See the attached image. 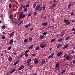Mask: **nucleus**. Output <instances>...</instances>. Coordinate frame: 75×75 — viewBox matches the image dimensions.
<instances>
[{
    "instance_id": "1",
    "label": "nucleus",
    "mask_w": 75,
    "mask_h": 75,
    "mask_svg": "<svg viewBox=\"0 0 75 75\" xmlns=\"http://www.w3.org/2000/svg\"><path fill=\"white\" fill-rule=\"evenodd\" d=\"M41 6L40 5H38L37 7L35 8V10H36V11H38L39 10V11H41L42 10V8H43V7Z\"/></svg>"
},
{
    "instance_id": "2",
    "label": "nucleus",
    "mask_w": 75,
    "mask_h": 75,
    "mask_svg": "<svg viewBox=\"0 0 75 75\" xmlns=\"http://www.w3.org/2000/svg\"><path fill=\"white\" fill-rule=\"evenodd\" d=\"M25 17V15H24L23 13H21L19 17L20 18H24Z\"/></svg>"
},
{
    "instance_id": "3",
    "label": "nucleus",
    "mask_w": 75,
    "mask_h": 75,
    "mask_svg": "<svg viewBox=\"0 0 75 75\" xmlns=\"http://www.w3.org/2000/svg\"><path fill=\"white\" fill-rule=\"evenodd\" d=\"M40 47L41 48H45L46 46H47L46 45V44L44 43H42L40 44Z\"/></svg>"
},
{
    "instance_id": "4",
    "label": "nucleus",
    "mask_w": 75,
    "mask_h": 75,
    "mask_svg": "<svg viewBox=\"0 0 75 75\" xmlns=\"http://www.w3.org/2000/svg\"><path fill=\"white\" fill-rule=\"evenodd\" d=\"M34 62L36 64H37L38 62V59L36 58H35L34 59Z\"/></svg>"
},
{
    "instance_id": "5",
    "label": "nucleus",
    "mask_w": 75,
    "mask_h": 75,
    "mask_svg": "<svg viewBox=\"0 0 75 75\" xmlns=\"http://www.w3.org/2000/svg\"><path fill=\"white\" fill-rule=\"evenodd\" d=\"M45 62H46L45 60H43L41 62V65H44V64L45 63Z\"/></svg>"
},
{
    "instance_id": "6",
    "label": "nucleus",
    "mask_w": 75,
    "mask_h": 75,
    "mask_svg": "<svg viewBox=\"0 0 75 75\" xmlns=\"http://www.w3.org/2000/svg\"><path fill=\"white\" fill-rule=\"evenodd\" d=\"M59 63H57L56 65V68L57 69L59 68Z\"/></svg>"
},
{
    "instance_id": "7",
    "label": "nucleus",
    "mask_w": 75,
    "mask_h": 75,
    "mask_svg": "<svg viewBox=\"0 0 75 75\" xmlns=\"http://www.w3.org/2000/svg\"><path fill=\"white\" fill-rule=\"evenodd\" d=\"M71 5H73L72 4H69L68 5V8L69 9H71Z\"/></svg>"
},
{
    "instance_id": "8",
    "label": "nucleus",
    "mask_w": 75,
    "mask_h": 75,
    "mask_svg": "<svg viewBox=\"0 0 75 75\" xmlns=\"http://www.w3.org/2000/svg\"><path fill=\"white\" fill-rule=\"evenodd\" d=\"M68 46H69L68 44H67L66 45H65L64 46L63 48V49L67 48H68Z\"/></svg>"
},
{
    "instance_id": "9",
    "label": "nucleus",
    "mask_w": 75,
    "mask_h": 75,
    "mask_svg": "<svg viewBox=\"0 0 75 75\" xmlns=\"http://www.w3.org/2000/svg\"><path fill=\"white\" fill-rule=\"evenodd\" d=\"M14 41L13 40V39H11L9 42V44H11L12 43H13V42Z\"/></svg>"
},
{
    "instance_id": "10",
    "label": "nucleus",
    "mask_w": 75,
    "mask_h": 75,
    "mask_svg": "<svg viewBox=\"0 0 75 75\" xmlns=\"http://www.w3.org/2000/svg\"><path fill=\"white\" fill-rule=\"evenodd\" d=\"M62 54V53L61 52H60L57 54V56H60V55H61Z\"/></svg>"
},
{
    "instance_id": "11",
    "label": "nucleus",
    "mask_w": 75,
    "mask_h": 75,
    "mask_svg": "<svg viewBox=\"0 0 75 75\" xmlns=\"http://www.w3.org/2000/svg\"><path fill=\"white\" fill-rule=\"evenodd\" d=\"M65 59L66 60H69V59H70V56H67L65 58Z\"/></svg>"
},
{
    "instance_id": "12",
    "label": "nucleus",
    "mask_w": 75,
    "mask_h": 75,
    "mask_svg": "<svg viewBox=\"0 0 75 75\" xmlns=\"http://www.w3.org/2000/svg\"><path fill=\"white\" fill-rule=\"evenodd\" d=\"M40 39H44V38H45V36H44V35H41L40 37Z\"/></svg>"
},
{
    "instance_id": "13",
    "label": "nucleus",
    "mask_w": 75,
    "mask_h": 75,
    "mask_svg": "<svg viewBox=\"0 0 75 75\" xmlns=\"http://www.w3.org/2000/svg\"><path fill=\"white\" fill-rule=\"evenodd\" d=\"M12 59H13L12 58V57H11V56H9L8 60H9V61H11V60H12Z\"/></svg>"
},
{
    "instance_id": "14",
    "label": "nucleus",
    "mask_w": 75,
    "mask_h": 75,
    "mask_svg": "<svg viewBox=\"0 0 75 75\" xmlns=\"http://www.w3.org/2000/svg\"><path fill=\"white\" fill-rule=\"evenodd\" d=\"M36 50H37V51H38L40 50V47L39 46H37L36 47Z\"/></svg>"
},
{
    "instance_id": "15",
    "label": "nucleus",
    "mask_w": 75,
    "mask_h": 75,
    "mask_svg": "<svg viewBox=\"0 0 75 75\" xmlns=\"http://www.w3.org/2000/svg\"><path fill=\"white\" fill-rule=\"evenodd\" d=\"M61 46H62V45H61V44H59L58 46H57V48H59V47H61Z\"/></svg>"
},
{
    "instance_id": "16",
    "label": "nucleus",
    "mask_w": 75,
    "mask_h": 75,
    "mask_svg": "<svg viewBox=\"0 0 75 75\" xmlns=\"http://www.w3.org/2000/svg\"><path fill=\"white\" fill-rule=\"evenodd\" d=\"M34 47V45H32L30 46H29L28 47V48L29 49H32L33 48V47Z\"/></svg>"
},
{
    "instance_id": "17",
    "label": "nucleus",
    "mask_w": 75,
    "mask_h": 75,
    "mask_svg": "<svg viewBox=\"0 0 75 75\" xmlns=\"http://www.w3.org/2000/svg\"><path fill=\"white\" fill-rule=\"evenodd\" d=\"M66 71V69L63 70L61 72V74H63L65 73V72Z\"/></svg>"
},
{
    "instance_id": "18",
    "label": "nucleus",
    "mask_w": 75,
    "mask_h": 75,
    "mask_svg": "<svg viewBox=\"0 0 75 75\" xmlns=\"http://www.w3.org/2000/svg\"><path fill=\"white\" fill-rule=\"evenodd\" d=\"M14 35V32H12V33H11L10 34V37H11L13 35Z\"/></svg>"
},
{
    "instance_id": "19",
    "label": "nucleus",
    "mask_w": 75,
    "mask_h": 75,
    "mask_svg": "<svg viewBox=\"0 0 75 75\" xmlns=\"http://www.w3.org/2000/svg\"><path fill=\"white\" fill-rule=\"evenodd\" d=\"M24 68V66H21V67H20L18 69L19 70H21V69H23Z\"/></svg>"
},
{
    "instance_id": "20",
    "label": "nucleus",
    "mask_w": 75,
    "mask_h": 75,
    "mask_svg": "<svg viewBox=\"0 0 75 75\" xmlns=\"http://www.w3.org/2000/svg\"><path fill=\"white\" fill-rule=\"evenodd\" d=\"M70 38V36H68V37H67L66 38H65V40H68Z\"/></svg>"
},
{
    "instance_id": "21",
    "label": "nucleus",
    "mask_w": 75,
    "mask_h": 75,
    "mask_svg": "<svg viewBox=\"0 0 75 75\" xmlns=\"http://www.w3.org/2000/svg\"><path fill=\"white\" fill-rule=\"evenodd\" d=\"M18 62H19V61H16V62L14 63V64H13V65H17V64H18Z\"/></svg>"
},
{
    "instance_id": "22",
    "label": "nucleus",
    "mask_w": 75,
    "mask_h": 75,
    "mask_svg": "<svg viewBox=\"0 0 75 75\" xmlns=\"http://www.w3.org/2000/svg\"><path fill=\"white\" fill-rule=\"evenodd\" d=\"M62 40H63L62 39H61V38H59L58 40V42H61V41H62Z\"/></svg>"
},
{
    "instance_id": "23",
    "label": "nucleus",
    "mask_w": 75,
    "mask_h": 75,
    "mask_svg": "<svg viewBox=\"0 0 75 75\" xmlns=\"http://www.w3.org/2000/svg\"><path fill=\"white\" fill-rule=\"evenodd\" d=\"M47 23H42V25H45V26H46V25H47Z\"/></svg>"
},
{
    "instance_id": "24",
    "label": "nucleus",
    "mask_w": 75,
    "mask_h": 75,
    "mask_svg": "<svg viewBox=\"0 0 75 75\" xmlns=\"http://www.w3.org/2000/svg\"><path fill=\"white\" fill-rule=\"evenodd\" d=\"M53 7H55L56 6H57V4H53L51 5Z\"/></svg>"
},
{
    "instance_id": "25",
    "label": "nucleus",
    "mask_w": 75,
    "mask_h": 75,
    "mask_svg": "<svg viewBox=\"0 0 75 75\" xmlns=\"http://www.w3.org/2000/svg\"><path fill=\"white\" fill-rule=\"evenodd\" d=\"M61 36H63V35H64V34H65V33H64V32H62L61 33Z\"/></svg>"
},
{
    "instance_id": "26",
    "label": "nucleus",
    "mask_w": 75,
    "mask_h": 75,
    "mask_svg": "<svg viewBox=\"0 0 75 75\" xmlns=\"http://www.w3.org/2000/svg\"><path fill=\"white\" fill-rule=\"evenodd\" d=\"M31 59H28V61L27 62V63H30V62H31Z\"/></svg>"
},
{
    "instance_id": "27",
    "label": "nucleus",
    "mask_w": 75,
    "mask_h": 75,
    "mask_svg": "<svg viewBox=\"0 0 75 75\" xmlns=\"http://www.w3.org/2000/svg\"><path fill=\"white\" fill-rule=\"evenodd\" d=\"M47 34H48V33L47 32H44L43 33V35H46Z\"/></svg>"
},
{
    "instance_id": "28",
    "label": "nucleus",
    "mask_w": 75,
    "mask_h": 75,
    "mask_svg": "<svg viewBox=\"0 0 75 75\" xmlns=\"http://www.w3.org/2000/svg\"><path fill=\"white\" fill-rule=\"evenodd\" d=\"M25 57H28V54L27 53H25Z\"/></svg>"
},
{
    "instance_id": "29",
    "label": "nucleus",
    "mask_w": 75,
    "mask_h": 75,
    "mask_svg": "<svg viewBox=\"0 0 75 75\" xmlns=\"http://www.w3.org/2000/svg\"><path fill=\"white\" fill-rule=\"evenodd\" d=\"M30 52V50H27L25 51V53H28V52Z\"/></svg>"
},
{
    "instance_id": "30",
    "label": "nucleus",
    "mask_w": 75,
    "mask_h": 75,
    "mask_svg": "<svg viewBox=\"0 0 75 75\" xmlns=\"http://www.w3.org/2000/svg\"><path fill=\"white\" fill-rule=\"evenodd\" d=\"M68 21H69V20H66V19H65L64 20V23H68Z\"/></svg>"
},
{
    "instance_id": "31",
    "label": "nucleus",
    "mask_w": 75,
    "mask_h": 75,
    "mask_svg": "<svg viewBox=\"0 0 75 75\" xmlns=\"http://www.w3.org/2000/svg\"><path fill=\"white\" fill-rule=\"evenodd\" d=\"M1 28L2 29H5V25H3L1 27Z\"/></svg>"
},
{
    "instance_id": "32",
    "label": "nucleus",
    "mask_w": 75,
    "mask_h": 75,
    "mask_svg": "<svg viewBox=\"0 0 75 75\" xmlns=\"http://www.w3.org/2000/svg\"><path fill=\"white\" fill-rule=\"evenodd\" d=\"M42 7L43 8V9L44 10L45 9V5H43Z\"/></svg>"
},
{
    "instance_id": "33",
    "label": "nucleus",
    "mask_w": 75,
    "mask_h": 75,
    "mask_svg": "<svg viewBox=\"0 0 75 75\" xmlns=\"http://www.w3.org/2000/svg\"><path fill=\"white\" fill-rule=\"evenodd\" d=\"M28 39H26L24 41V42H27V41H28Z\"/></svg>"
},
{
    "instance_id": "34",
    "label": "nucleus",
    "mask_w": 75,
    "mask_h": 75,
    "mask_svg": "<svg viewBox=\"0 0 75 75\" xmlns=\"http://www.w3.org/2000/svg\"><path fill=\"white\" fill-rule=\"evenodd\" d=\"M29 41H32V40H33V38H29Z\"/></svg>"
},
{
    "instance_id": "35",
    "label": "nucleus",
    "mask_w": 75,
    "mask_h": 75,
    "mask_svg": "<svg viewBox=\"0 0 75 75\" xmlns=\"http://www.w3.org/2000/svg\"><path fill=\"white\" fill-rule=\"evenodd\" d=\"M16 69H13V70L12 71L11 73H13V72H14L15 71H16Z\"/></svg>"
},
{
    "instance_id": "36",
    "label": "nucleus",
    "mask_w": 75,
    "mask_h": 75,
    "mask_svg": "<svg viewBox=\"0 0 75 75\" xmlns=\"http://www.w3.org/2000/svg\"><path fill=\"white\" fill-rule=\"evenodd\" d=\"M11 49V47L10 46L8 47V50H10Z\"/></svg>"
},
{
    "instance_id": "37",
    "label": "nucleus",
    "mask_w": 75,
    "mask_h": 75,
    "mask_svg": "<svg viewBox=\"0 0 75 75\" xmlns=\"http://www.w3.org/2000/svg\"><path fill=\"white\" fill-rule=\"evenodd\" d=\"M24 11H27V8H25L24 9Z\"/></svg>"
},
{
    "instance_id": "38",
    "label": "nucleus",
    "mask_w": 75,
    "mask_h": 75,
    "mask_svg": "<svg viewBox=\"0 0 75 75\" xmlns=\"http://www.w3.org/2000/svg\"><path fill=\"white\" fill-rule=\"evenodd\" d=\"M36 6H37V4L35 3H34L33 4V7H35Z\"/></svg>"
},
{
    "instance_id": "39",
    "label": "nucleus",
    "mask_w": 75,
    "mask_h": 75,
    "mask_svg": "<svg viewBox=\"0 0 75 75\" xmlns=\"http://www.w3.org/2000/svg\"><path fill=\"white\" fill-rule=\"evenodd\" d=\"M74 14V12H72L71 14V16H73Z\"/></svg>"
},
{
    "instance_id": "40",
    "label": "nucleus",
    "mask_w": 75,
    "mask_h": 75,
    "mask_svg": "<svg viewBox=\"0 0 75 75\" xmlns=\"http://www.w3.org/2000/svg\"><path fill=\"white\" fill-rule=\"evenodd\" d=\"M22 8H23V6H21L20 8H19V11H20L22 9Z\"/></svg>"
},
{
    "instance_id": "41",
    "label": "nucleus",
    "mask_w": 75,
    "mask_h": 75,
    "mask_svg": "<svg viewBox=\"0 0 75 75\" xmlns=\"http://www.w3.org/2000/svg\"><path fill=\"white\" fill-rule=\"evenodd\" d=\"M5 38H6V37H5V36H3L2 37V40H3L4 39H5Z\"/></svg>"
},
{
    "instance_id": "42",
    "label": "nucleus",
    "mask_w": 75,
    "mask_h": 75,
    "mask_svg": "<svg viewBox=\"0 0 75 75\" xmlns=\"http://www.w3.org/2000/svg\"><path fill=\"white\" fill-rule=\"evenodd\" d=\"M55 39H53L51 41V42H54L55 41Z\"/></svg>"
},
{
    "instance_id": "43",
    "label": "nucleus",
    "mask_w": 75,
    "mask_h": 75,
    "mask_svg": "<svg viewBox=\"0 0 75 75\" xmlns=\"http://www.w3.org/2000/svg\"><path fill=\"white\" fill-rule=\"evenodd\" d=\"M31 23H29V24H28V25H28V27H30V26H31Z\"/></svg>"
},
{
    "instance_id": "44",
    "label": "nucleus",
    "mask_w": 75,
    "mask_h": 75,
    "mask_svg": "<svg viewBox=\"0 0 75 75\" xmlns=\"http://www.w3.org/2000/svg\"><path fill=\"white\" fill-rule=\"evenodd\" d=\"M31 13H29L28 14V16H29V17H31Z\"/></svg>"
},
{
    "instance_id": "45",
    "label": "nucleus",
    "mask_w": 75,
    "mask_h": 75,
    "mask_svg": "<svg viewBox=\"0 0 75 75\" xmlns=\"http://www.w3.org/2000/svg\"><path fill=\"white\" fill-rule=\"evenodd\" d=\"M72 63H73V64H75V59H74L72 61Z\"/></svg>"
},
{
    "instance_id": "46",
    "label": "nucleus",
    "mask_w": 75,
    "mask_h": 75,
    "mask_svg": "<svg viewBox=\"0 0 75 75\" xmlns=\"http://www.w3.org/2000/svg\"><path fill=\"white\" fill-rule=\"evenodd\" d=\"M34 30V29L33 28H30V31H31L33 30Z\"/></svg>"
},
{
    "instance_id": "47",
    "label": "nucleus",
    "mask_w": 75,
    "mask_h": 75,
    "mask_svg": "<svg viewBox=\"0 0 75 75\" xmlns=\"http://www.w3.org/2000/svg\"><path fill=\"white\" fill-rule=\"evenodd\" d=\"M52 57L51 55H50L48 57V58H49V59H50L51 58V57Z\"/></svg>"
},
{
    "instance_id": "48",
    "label": "nucleus",
    "mask_w": 75,
    "mask_h": 75,
    "mask_svg": "<svg viewBox=\"0 0 75 75\" xmlns=\"http://www.w3.org/2000/svg\"><path fill=\"white\" fill-rule=\"evenodd\" d=\"M10 18L11 19V18H13V16H12V15H11L10 16Z\"/></svg>"
},
{
    "instance_id": "49",
    "label": "nucleus",
    "mask_w": 75,
    "mask_h": 75,
    "mask_svg": "<svg viewBox=\"0 0 75 75\" xmlns=\"http://www.w3.org/2000/svg\"><path fill=\"white\" fill-rule=\"evenodd\" d=\"M3 15H4L3 14H2L1 15V16H0L1 18H2V17H3Z\"/></svg>"
},
{
    "instance_id": "50",
    "label": "nucleus",
    "mask_w": 75,
    "mask_h": 75,
    "mask_svg": "<svg viewBox=\"0 0 75 75\" xmlns=\"http://www.w3.org/2000/svg\"><path fill=\"white\" fill-rule=\"evenodd\" d=\"M27 66H30V65L31 66V63H30L29 64H27Z\"/></svg>"
},
{
    "instance_id": "51",
    "label": "nucleus",
    "mask_w": 75,
    "mask_h": 75,
    "mask_svg": "<svg viewBox=\"0 0 75 75\" xmlns=\"http://www.w3.org/2000/svg\"><path fill=\"white\" fill-rule=\"evenodd\" d=\"M50 7L51 10H52V8H53V7L52 6H50Z\"/></svg>"
},
{
    "instance_id": "52",
    "label": "nucleus",
    "mask_w": 75,
    "mask_h": 75,
    "mask_svg": "<svg viewBox=\"0 0 75 75\" xmlns=\"http://www.w3.org/2000/svg\"><path fill=\"white\" fill-rule=\"evenodd\" d=\"M28 25H26L25 26V28H28Z\"/></svg>"
},
{
    "instance_id": "53",
    "label": "nucleus",
    "mask_w": 75,
    "mask_h": 75,
    "mask_svg": "<svg viewBox=\"0 0 75 75\" xmlns=\"http://www.w3.org/2000/svg\"><path fill=\"white\" fill-rule=\"evenodd\" d=\"M29 7V4H27L26 6V7L27 8V7Z\"/></svg>"
},
{
    "instance_id": "54",
    "label": "nucleus",
    "mask_w": 75,
    "mask_h": 75,
    "mask_svg": "<svg viewBox=\"0 0 75 75\" xmlns=\"http://www.w3.org/2000/svg\"><path fill=\"white\" fill-rule=\"evenodd\" d=\"M70 24V22H68L67 23V25H69Z\"/></svg>"
},
{
    "instance_id": "55",
    "label": "nucleus",
    "mask_w": 75,
    "mask_h": 75,
    "mask_svg": "<svg viewBox=\"0 0 75 75\" xmlns=\"http://www.w3.org/2000/svg\"><path fill=\"white\" fill-rule=\"evenodd\" d=\"M72 31H75V28H73L72 29Z\"/></svg>"
},
{
    "instance_id": "56",
    "label": "nucleus",
    "mask_w": 75,
    "mask_h": 75,
    "mask_svg": "<svg viewBox=\"0 0 75 75\" xmlns=\"http://www.w3.org/2000/svg\"><path fill=\"white\" fill-rule=\"evenodd\" d=\"M54 53H53L51 55L52 57H53L54 56Z\"/></svg>"
},
{
    "instance_id": "57",
    "label": "nucleus",
    "mask_w": 75,
    "mask_h": 75,
    "mask_svg": "<svg viewBox=\"0 0 75 75\" xmlns=\"http://www.w3.org/2000/svg\"><path fill=\"white\" fill-rule=\"evenodd\" d=\"M9 8H11V4H9Z\"/></svg>"
},
{
    "instance_id": "58",
    "label": "nucleus",
    "mask_w": 75,
    "mask_h": 75,
    "mask_svg": "<svg viewBox=\"0 0 75 75\" xmlns=\"http://www.w3.org/2000/svg\"><path fill=\"white\" fill-rule=\"evenodd\" d=\"M2 34L4 35L6 34V33H5V32H2Z\"/></svg>"
},
{
    "instance_id": "59",
    "label": "nucleus",
    "mask_w": 75,
    "mask_h": 75,
    "mask_svg": "<svg viewBox=\"0 0 75 75\" xmlns=\"http://www.w3.org/2000/svg\"><path fill=\"white\" fill-rule=\"evenodd\" d=\"M11 2H14V0H10Z\"/></svg>"
},
{
    "instance_id": "60",
    "label": "nucleus",
    "mask_w": 75,
    "mask_h": 75,
    "mask_svg": "<svg viewBox=\"0 0 75 75\" xmlns=\"http://www.w3.org/2000/svg\"><path fill=\"white\" fill-rule=\"evenodd\" d=\"M12 23H15V24H16L17 23V22H15V21H13Z\"/></svg>"
},
{
    "instance_id": "61",
    "label": "nucleus",
    "mask_w": 75,
    "mask_h": 75,
    "mask_svg": "<svg viewBox=\"0 0 75 75\" xmlns=\"http://www.w3.org/2000/svg\"><path fill=\"white\" fill-rule=\"evenodd\" d=\"M23 56V55H22V54H21L20 55V57H21V58H22V57Z\"/></svg>"
},
{
    "instance_id": "62",
    "label": "nucleus",
    "mask_w": 75,
    "mask_h": 75,
    "mask_svg": "<svg viewBox=\"0 0 75 75\" xmlns=\"http://www.w3.org/2000/svg\"><path fill=\"white\" fill-rule=\"evenodd\" d=\"M12 21H16V19H12Z\"/></svg>"
},
{
    "instance_id": "63",
    "label": "nucleus",
    "mask_w": 75,
    "mask_h": 75,
    "mask_svg": "<svg viewBox=\"0 0 75 75\" xmlns=\"http://www.w3.org/2000/svg\"><path fill=\"white\" fill-rule=\"evenodd\" d=\"M34 14L35 15H37V13H36V12H34Z\"/></svg>"
},
{
    "instance_id": "64",
    "label": "nucleus",
    "mask_w": 75,
    "mask_h": 75,
    "mask_svg": "<svg viewBox=\"0 0 75 75\" xmlns=\"http://www.w3.org/2000/svg\"><path fill=\"white\" fill-rule=\"evenodd\" d=\"M33 75H37V74L36 73H34L33 74Z\"/></svg>"
}]
</instances>
